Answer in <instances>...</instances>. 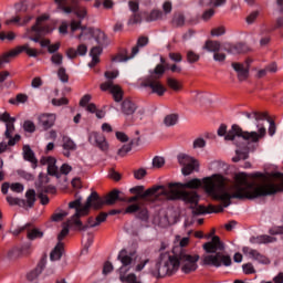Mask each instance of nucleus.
<instances>
[{
    "label": "nucleus",
    "instance_id": "1",
    "mask_svg": "<svg viewBox=\"0 0 283 283\" xmlns=\"http://www.w3.org/2000/svg\"><path fill=\"white\" fill-rule=\"evenodd\" d=\"M203 185V189L210 198L213 200H221L223 206H219L218 209L213 206H209L207 209L205 206H198L200 202V196L198 192L182 189H198ZM165 191L160 192L167 200H182L186 205H190L191 213L193 218L196 216H205V213H222L224 208L230 207L231 200H255V198H262L264 196H273L277 193V187L273 184L255 187L253 182H249L247 172H238L234 175V182L231 184L224 176L214 174L211 177L200 179L195 178L186 184L169 182L165 185Z\"/></svg>",
    "mask_w": 283,
    "mask_h": 283
},
{
    "label": "nucleus",
    "instance_id": "2",
    "mask_svg": "<svg viewBox=\"0 0 283 283\" xmlns=\"http://www.w3.org/2000/svg\"><path fill=\"white\" fill-rule=\"evenodd\" d=\"M243 116L249 119L254 118L258 132H244L238 124H233L231 129L228 130L226 140H231L233 145L238 147L235 156L232 158V163H240V160H247L249 158V145L250 143H258L260 138L266 136V127H264V120L266 119V113L260 112H245Z\"/></svg>",
    "mask_w": 283,
    "mask_h": 283
},
{
    "label": "nucleus",
    "instance_id": "3",
    "mask_svg": "<svg viewBox=\"0 0 283 283\" xmlns=\"http://www.w3.org/2000/svg\"><path fill=\"white\" fill-rule=\"evenodd\" d=\"M198 260L200 255L188 254V252L182 253L180 248L175 250V254L161 253L155 269L151 270V275L154 277H166V275H174L181 268L182 273L188 275V273H193L198 270Z\"/></svg>",
    "mask_w": 283,
    "mask_h": 283
},
{
    "label": "nucleus",
    "instance_id": "4",
    "mask_svg": "<svg viewBox=\"0 0 283 283\" xmlns=\"http://www.w3.org/2000/svg\"><path fill=\"white\" fill-rule=\"evenodd\" d=\"M206 253H212L203 258V264L207 266H231V256L223 254L221 251H224V243L220 241V237H212L211 241L203 244Z\"/></svg>",
    "mask_w": 283,
    "mask_h": 283
},
{
    "label": "nucleus",
    "instance_id": "5",
    "mask_svg": "<svg viewBox=\"0 0 283 283\" xmlns=\"http://www.w3.org/2000/svg\"><path fill=\"white\" fill-rule=\"evenodd\" d=\"M136 258H138L136 255V251L128 252L127 249H123L119 251L117 260H119V262L122 263V266L118 269L120 282L143 283L138 281V276H136V274L130 273L127 275L129 266H132V264L136 262Z\"/></svg>",
    "mask_w": 283,
    "mask_h": 283
},
{
    "label": "nucleus",
    "instance_id": "6",
    "mask_svg": "<svg viewBox=\"0 0 283 283\" xmlns=\"http://www.w3.org/2000/svg\"><path fill=\"white\" fill-rule=\"evenodd\" d=\"M93 206L94 209H103L105 205L111 207L112 205H116V201L118 200L119 202H127V198L123 196V192L119 190H113L108 195L101 197L98 196V192L93 191Z\"/></svg>",
    "mask_w": 283,
    "mask_h": 283
},
{
    "label": "nucleus",
    "instance_id": "7",
    "mask_svg": "<svg viewBox=\"0 0 283 283\" xmlns=\"http://www.w3.org/2000/svg\"><path fill=\"white\" fill-rule=\"evenodd\" d=\"M69 209H75V213L71 218L73 223H74V220H78V218H83V216H87L90 213V209H94L93 193L91 192V195L87 197L84 206H83V198L78 197L77 199L69 203Z\"/></svg>",
    "mask_w": 283,
    "mask_h": 283
},
{
    "label": "nucleus",
    "instance_id": "8",
    "mask_svg": "<svg viewBox=\"0 0 283 283\" xmlns=\"http://www.w3.org/2000/svg\"><path fill=\"white\" fill-rule=\"evenodd\" d=\"M165 189V185L153 186L147 190H145V186H136L130 188L129 191L130 193H136V196H139L142 200H146V202H149V198H151V196H156V198L164 196L160 193H164Z\"/></svg>",
    "mask_w": 283,
    "mask_h": 283
},
{
    "label": "nucleus",
    "instance_id": "9",
    "mask_svg": "<svg viewBox=\"0 0 283 283\" xmlns=\"http://www.w3.org/2000/svg\"><path fill=\"white\" fill-rule=\"evenodd\" d=\"M147 43H149V38L147 36H140L137 40V44L136 46H134L132 49V54L128 55L127 50H124L122 53L117 54L113 61L115 63H126V61H132V59H134V56H136V54H138V52H140L139 48H145V45H147Z\"/></svg>",
    "mask_w": 283,
    "mask_h": 283
},
{
    "label": "nucleus",
    "instance_id": "10",
    "mask_svg": "<svg viewBox=\"0 0 283 283\" xmlns=\"http://www.w3.org/2000/svg\"><path fill=\"white\" fill-rule=\"evenodd\" d=\"M21 52H25L28 56H31L33 59H36V56H39V51H36L35 49H30V44H23L17 50L4 53L2 56H0V67H3L6 63H10V60L13 59V56L21 54Z\"/></svg>",
    "mask_w": 283,
    "mask_h": 283
},
{
    "label": "nucleus",
    "instance_id": "11",
    "mask_svg": "<svg viewBox=\"0 0 283 283\" xmlns=\"http://www.w3.org/2000/svg\"><path fill=\"white\" fill-rule=\"evenodd\" d=\"M25 198L27 200L8 196L7 202L11 206L18 205V207H22L23 209H32V207H34V202H36V191H34V189H29L25 192Z\"/></svg>",
    "mask_w": 283,
    "mask_h": 283
},
{
    "label": "nucleus",
    "instance_id": "12",
    "mask_svg": "<svg viewBox=\"0 0 283 283\" xmlns=\"http://www.w3.org/2000/svg\"><path fill=\"white\" fill-rule=\"evenodd\" d=\"M177 158L179 165L182 167L181 174L184 176H191V174H193V171L199 167L198 160L187 154H180Z\"/></svg>",
    "mask_w": 283,
    "mask_h": 283
},
{
    "label": "nucleus",
    "instance_id": "13",
    "mask_svg": "<svg viewBox=\"0 0 283 283\" xmlns=\"http://www.w3.org/2000/svg\"><path fill=\"white\" fill-rule=\"evenodd\" d=\"M171 10L174 7L170 1H166L163 4V11L160 9H153L150 14L146 17L147 23H151L154 21H165L167 19V14H171Z\"/></svg>",
    "mask_w": 283,
    "mask_h": 283
},
{
    "label": "nucleus",
    "instance_id": "14",
    "mask_svg": "<svg viewBox=\"0 0 283 283\" xmlns=\"http://www.w3.org/2000/svg\"><path fill=\"white\" fill-rule=\"evenodd\" d=\"M160 76L156 77V75L148 76L143 83L142 87H149L153 94H157V96H164L167 92V88L158 81Z\"/></svg>",
    "mask_w": 283,
    "mask_h": 283
},
{
    "label": "nucleus",
    "instance_id": "15",
    "mask_svg": "<svg viewBox=\"0 0 283 283\" xmlns=\"http://www.w3.org/2000/svg\"><path fill=\"white\" fill-rule=\"evenodd\" d=\"M242 253L245 255V258H249L250 260H253L259 264H271V260H269V258H266L264 254L260 253V251L255 249L243 247Z\"/></svg>",
    "mask_w": 283,
    "mask_h": 283
},
{
    "label": "nucleus",
    "instance_id": "16",
    "mask_svg": "<svg viewBox=\"0 0 283 283\" xmlns=\"http://www.w3.org/2000/svg\"><path fill=\"white\" fill-rule=\"evenodd\" d=\"M101 90L102 92H107V90H109L116 103H120V101H123V90H120L119 85H114L113 81L101 84Z\"/></svg>",
    "mask_w": 283,
    "mask_h": 283
},
{
    "label": "nucleus",
    "instance_id": "17",
    "mask_svg": "<svg viewBox=\"0 0 283 283\" xmlns=\"http://www.w3.org/2000/svg\"><path fill=\"white\" fill-rule=\"evenodd\" d=\"M222 50L228 52V54H245V52H249V45H247V43L231 44L229 42H224L222 44Z\"/></svg>",
    "mask_w": 283,
    "mask_h": 283
},
{
    "label": "nucleus",
    "instance_id": "18",
    "mask_svg": "<svg viewBox=\"0 0 283 283\" xmlns=\"http://www.w3.org/2000/svg\"><path fill=\"white\" fill-rule=\"evenodd\" d=\"M88 142L91 145H95L101 149V151H107L109 149V145L107 144V139L103 134L92 133L88 137Z\"/></svg>",
    "mask_w": 283,
    "mask_h": 283
},
{
    "label": "nucleus",
    "instance_id": "19",
    "mask_svg": "<svg viewBox=\"0 0 283 283\" xmlns=\"http://www.w3.org/2000/svg\"><path fill=\"white\" fill-rule=\"evenodd\" d=\"M83 36H96L97 43L101 44V39H105V33L101 30H95L93 28L82 27L81 34L77 35V39L81 40Z\"/></svg>",
    "mask_w": 283,
    "mask_h": 283
},
{
    "label": "nucleus",
    "instance_id": "20",
    "mask_svg": "<svg viewBox=\"0 0 283 283\" xmlns=\"http://www.w3.org/2000/svg\"><path fill=\"white\" fill-rule=\"evenodd\" d=\"M54 123H56V115L54 114H42L38 117V125L45 132L46 129L54 127Z\"/></svg>",
    "mask_w": 283,
    "mask_h": 283
},
{
    "label": "nucleus",
    "instance_id": "21",
    "mask_svg": "<svg viewBox=\"0 0 283 283\" xmlns=\"http://www.w3.org/2000/svg\"><path fill=\"white\" fill-rule=\"evenodd\" d=\"M39 184L36 185V189L38 191H42V193H55L56 192V188L52 185H49V186H43V182L44 185H48V182H50V177L43 175V172H41L39 175Z\"/></svg>",
    "mask_w": 283,
    "mask_h": 283
},
{
    "label": "nucleus",
    "instance_id": "22",
    "mask_svg": "<svg viewBox=\"0 0 283 283\" xmlns=\"http://www.w3.org/2000/svg\"><path fill=\"white\" fill-rule=\"evenodd\" d=\"M45 264H48V256H43L38 263L36 268L27 274V280H29V282H34V280H36V277L43 273Z\"/></svg>",
    "mask_w": 283,
    "mask_h": 283
},
{
    "label": "nucleus",
    "instance_id": "23",
    "mask_svg": "<svg viewBox=\"0 0 283 283\" xmlns=\"http://www.w3.org/2000/svg\"><path fill=\"white\" fill-rule=\"evenodd\" d=\"M62 148L63 156H65V158H70V156H72V151H76L77 146L72 138L64 136L62 138Z\"/></svg>",
    "mask_w": 283,
    "mask_h": 283
},
{
    "label": "nucleus",
    "instance_id": "24",
    "mask_svg": "<svg viewBox=\"0 0 283 283\" xmlns=\"http://www.w3.org/2000/svg\"><path fill=\"white\" fill-rule=\"evenodd\" d=\"M136 109H138V105H136L132 99L127 98L122 102V114H124L126 118L134 116V114H136Z\"/></svg>",
    "mask_w": 283,
    "mask_h": 283
},
{
    "label": "nucleus",
    "instance_id": "25",
    "mask_svg": "<svg viewBox=\"0 0 283 283\" xmlns=\"http://www.w3.org/2000/svg\"><path fill=\"white\" fill-rule=\"evenodd\" d=\"M232 67L234 72H237L239 81H247L249 78V66H244L242 63L233 62Z\"/></svg>",
    "mask_w": 283,
    "mask_h": 283
},
{
    "label": "nucleus",
    "instance_id": "26",
    "mask_svg": "<svg viewBox=\"0 0 283 283\" xmlns=\"http://www.w3.org/2000/svg\"><path fill=\"white\" fill-rule=\"evenodd\" d=\"M30 227H31V224L27 223L17 233H21V231H25V229H28L27 237L29 240H39V239L43 238V231H41L36 228L30 229Z\"/></svg>",
    "mask_w": 283,
    "mask_h": 283
},
{
    "label": "nucleus",
    "instance_id": "27",
    "mask_svg": "<svg viewBox=\"0 0 283 283\" xmlns=\"http://www.w3.org/2000/svg\"><path fill=\"white\" fill-rule=\"evenodd\" d=\"M23 158L24 160H28V163H31L33 169H36V166L39 165V160L36 159V156L34 155V150H32L30 145L23 146Z\"/></svg>",
    "mask_w": 283,
    "mask_h": 283
},
{
    "label": "nucleus",
    "instance_id": "28",
    "mask_svg": "<svg viewBox=\"0 0 283 283\" xmlns=\"http://www.w3.org/2000/svg\"><path fill=\"white\" fill-rule=\"evenodd\" d=\"M250 242L251 244H271L273 242H277V238L268 234H262L250 238Z\"/></svg>",
    "mask_w": 283,
    "mask_h": 283
},
{
    "label": "nucleus",
    "instance_id": "29",
    "mask_svg": "<svg viewBox=\"0 0 283 283\" xmlns=\"http://www.w3.org/2000/svg\"><path fill=\"white\" fill-rule=\"evenodd\" d=\"M73 224H76L80 231H87V229H94V227H98V224H96V219L93 217L87 219V224H83V221L80 219L74 220Z\"/></svg>",
    "mask_w": 283,
    "mask_h": 283
},
{
    "label": "nucleus",
    "instance_id": "30",
    "mask_svg": "<svg viewBox=\"0 0 283 283\" xmlns=\"http://www.w3.org/2000/svg\"><path fill=\"white\" fill-rule=\"evenodd\" d=\"M101 54H103V48L94 46L91 49L90 56H92V61L88 63V67H94L101 62V59H98Z\"/></svg>",
    "mask_w": 283,
    "mask_h": 283
},
{
    "label": "nucleus",
    "instance_id": "31",
    "mask_svg": "<svg viewBox=\"0 0 283 283\" xmlns=\"http://www.w3.org/2000/svg\"><path fill=\"white\" fill-rule=\"evenodd\" d=\"M186 21L187 18L185 17V13L175 12L171 19V25L172 28H184Z\"/></svg>",
    "mask_w": 283,
    "mask_h": 283
},
{
    "label": "nucleus",
    "instance_id": "32",
    "mask_svg": "<svg viewBox=\"0 0 283 283\" xmlns=\"http://www.w3.org/2000/svg\"><path fill=\"white\" fill-rule=\"evenodd\" d=\"M63 258V242H59L50 253V260L56 262Z\"/></svg>",
    "mask_w": 283,
    "mask_h": 283
},
{
    "label": "nucleus",
    "instance_id": "33",
    "mask_svg": "<svg viewBox=\"0 0 283 283\" xmlns=\"http://www.w3.org/2000/svg\"><path fill=\"white\" fill-rule=\"evenodd\" d=\"M220 49H222V44L218 41L208 40L206 41L203 45V50H207V52H220Z\"/></svg>",
    "mask_w": 283,
    "mask_h": 283
},
{
    "label": "nucleus",
    "instance_id": "34",
    "mask_svg": "<svg viewBox=\"0 0 283 283\" xmlns=\"http://www.w3.org/2000/svg\"><path fill=\"white\" fill-rule=\"evenodd\" d=\"M227 0H199V6L202 8H220V6H224Z\"/></svg>",
    "mask_w": 283,
    "mask_h": 283
},
{
    "label": "nucleus",
    "instance_id": "35",
    "mask_svg": "<svg viewBox=\"0 0 283 283\" xmlns=\"http://www.w3.org/2000/svg\"><path fill=\"white\" fill-rule=\"evenodd\" d=\"M34 32L36 36H43V34L48 33V27L41 25V23L33 24L30 29H27V34Z\"/></svg>",
    "mask_w": 283,
    "mask_h": 283
},
{
    "label": "nucleus",
    "instance_id": "36",
    "mask_svg": "<svg viewBox=\"0 0 283 283\" xmlns=\"http://www.w3.org/2000/svg\"><path fill=\"white\" fill-rule=\"evenodd\" d=\"M178 114H169L164 118V125L166 127H174V125H178Z\"/></svg>",
    "mask_w": 283,
    "mask_h": 283
},
{
    "label": "nucleus",
    "instance_id": "37",
    "mask_svg": "<svg viewBox=\"0 0 283 283\" xmlns=\"http://www.w3.org/2000/svg\"><path fill=\"white\" fill-rule=\"evenodd\" d=\"M66 2L67 0L54 1V3H56L57 6V10H61L62 12H64V14H72V12H74V9H72V7H66Z\"/></svg>",
    "mask_w": 283,
    "mask_h": 283
},
{
    "label": "nucleus",
    "instance_id": "38",
    "mask_svg": "<svg viewBox=\"0 0 283 283\" xmlns=\"http://www.w3.org/2000/svg\"><path fill=\"white\" fill-rule=\"evenodd\" d=\"M186 59H187V63L193 64V63H198L200 61V54L188 50L186 53Z\"/></svg>",
    "mask_w": 283,
    "mask_h": 283
},
{
    "label": "nucleus",
    "instance_id": "39",
    "mask_svg": "<svg viewBox=\"0 0 283 283\" xmlns=\"http://www.w3.org/2000/svg\"><path fill=\"white\" fill-rule=\"evenodd\" d=\"M187 244H189V237H185L180 240L179 245L172 249V255H175L176 249H180L181 253H187V249H185Z\"/></svg>",
    "mask_w": 283,
    "mask_h": 283
},
{
    "label": "nucleus",
    "instance_id": "40",
    "mask_svg": "<svg viewBox=\"0 0 283 283\" xmlns=\"http://www.w3.org/2000/svg\"><path fill=\"white\" fill-rule=\"evenodd\" d=\"M72 222H74V221L71 219L66 223H64L62 231L57 235L59 242H61L63 240V238H65V235H67V233H70V224H72Z\"/></svg>",
    "mask_w": 283,
    "mask_h": 283
},
{
    "label": "nucleus",
    "instance_id": "41",
    "mask_svg": "<svg viewBox=\"0 0 283 283\" xmlns=\"http://www.w3.org/2000/svg\"><path fill=\"white\" fill-rule=\"evenodd\" d=\"M57 76H59L61 83H67L70 81V76L67 75V71L63 66H61L57 70Z\"/></svg>",
    "mask_w": 283,
    "mask_h": 283
},
{
    "label": "nucleus",
    "instance_id": "42",
    "mask_svg": "<svg viewBox=\"0 0 283 283\" xmlns=\"http://www.w3.org/2000/svg\"><path fill=\"white\" fill-rule=\"evenodd\" d=\"M134 146V142H129V144L124 145L122 148L118 149L117 154L118 156L125 157L129 151H132V147Z\"/></svg>",
    "mask_w": 283,
    "mask_h": 283
},
{
    "label": "nucleus",
    "instance_id": "43",
    "mask_svg": "<svg viewBox=\"0 0 283 283\" xmlns=\"http://www.w3.org/2000/svg\"><path fill=\"white\" fill-rule=\"evenodd\" d=\"M23 129L29 134H34L36 132V125H34V122L32 120H25L23 124Z\"/></svg>",
    "mask_w": 283,
    "mask_h": 283
},
{
    "label": "nucleus",
    "instance_id": "44",
    "mask_svg": "<svg viewBox=\"0 0 283 283\" xmlns=\"http://www.w3.org/2000/svg\"><path fill=\"white\" fill-rule=\"evenodd\" d=\"M29 4L27 1L15 3V11L18 14H25L28 12Z\"/></svg>",
    "mask_w": 283,
    "mask_h": 283
},
{
    "label": "nucleus",
    "instance_id": "45",
    "mask_svg": "<svg viewBox=\"0 0 283 283\" xmlns=\"http://www.w3.org/2000/svg\"><path fill=\"white\" fill-rule=\"evenodd\" d=\"M51 63H52L53 65H57V66L63 65V54H61V53H54V54L51 56Z\"/></svg>",
    "mask_w": 283,
    "mask_h": 283
},
{
    "label": "nucleus",
    "instance_id": "46",
    "mask_svg": "<svg viewBox=\"0 0 283 283\" xmlns=\"http://www.w3.org/2000/svg\"><path fill=\"white\" fill-rule=\"evenodd\" d=\"M167 84L175 92H178V90H180V82H178V80H176L174 77H168Z\"/></svg>",
    "mask_w": 283,
    "mask_h": 283
},
{
    "label": "nucleus",
    "instance_id": "47",
    "mask_svg": "<svg viewBox=\"0 0 283 283\" xmlns=\"http://www.w3.org/2000/svg\"><path fill=\"white\" fill-rule=\"evenodd\" d=\"M138 220H143V222H147L149 220V211L147 209H140L138 210L137 213Z\"/></svg>",
    "mask_w": 283,
    "mask_h": 283
},
{
    "label": "nucleus",
    "instance_id": "48",
    "mask_svg": "<svg viewBox=\"0 0 283 283\" xmlns=\"http://www.w3.org/2000/svg\"><path fill=\"white\" fill-rule=\"evenodd\" d=\"M22 253L23 252L21 251V249L14 248L11 251H9L8 258H9V260H17L18 258H21Z\"/></svg>",
    "mask_w": 283,
    "mask_h": 283
},
{
    "label": "nucleus",
    "instance_id": "49",
    "mask_svg": "<svg viewBox=\"0 0 283 283\" xmlns=\"http://www.w3.org/2000/svg\"><path fill=\"white\" fill-rule=\"evenodd\" d=\"M142 22L143 18L140 17V13H134L128 20V25H136L137 23Z\"/></svg>",
    "mask_w": 283,
    "mask_h": 283
},
{
    "label": "nucleus",
    "instance_id": "50",
    "mask_svg": "<svg viewBox=\"0 0 283 283\" xmlns=\"http://www.w3.org/2000/svg\"><path fill=\"white\" fill-rule=\"evenodd\" d=\"M242 269L245 275H253V273H255V268L253 266V263H245L242 265Z\"/></svg>",
    "mask_w": 283,
    "mask_h": 283
},
{
    "label": "nucleus",
    "instance_id": "51",
    "mask_svg": "<svg viewBox=\"0 0 283 283\" xmlns=\"http://www.w3.org/2000/svg\"><path fill=\"white\" fill-rule=\"evenodd\" d=\"M153 166H154L156 169H160V167H164V166H165V158H164V157H160V156L154 157V159H153Z\"/></svg>",
    "mask_w": 283,
    "mask_h": 283
},
{
    "label": "nucleus",
    "instance_id": "52",
    "mask_svg": "<svg viewBox=\"0 0 283 283\" xmlns=\"http://www.w3.org/2000/svg\"><path fill=\"white\" fill-rule=\"evenodd\" d=\"M205 147H207V142L205 140V138L199 137V138L195 139L193 149H202Z\"/></svg>",
    "mask_w": 283,
    "mask_h": 283
},
{
    "label": "nucleus",
    "instance_id": "53",
    "mask_svg": "<svg viewBox=\"0 0 283 283\" xmlns=\"http://www.w3.org/2000/svg\"><path fill=\"white\" fill-rule=\"evenodd\" d=\"M41 165H48V167H53L54 165H56V158L54 157H43L40 160Z\"/></svg>",
    "mask_w": 283,
    "mask_h": 283
},
{
    "label": "nucleus",
    "instance_id": "54",
    "mask_svg": "<svg viewBox=\"0 0 283 283\" xmlns=\"http://www.w3.org/2000/svg\"><path fill=\"white\" fill-rule=\"evenodd\" d=\"M268 123H270L269 126V135L270 136H275V132H276V127H275V122L271 120V118H269V113H266V119Z\"/></svg>",
    "mask_w": 283,
    "mask_h": 283
},
{
    "label": "nucleus",
    "instance_id": "55",
    "mask_svg": "<svg viewBox=\"0 0 283 283\" xmlns=\"http://www.w3.org/2000/svg\"><path fill=\"white\" fill-rule=\"evenodd\" d=\"M67 103H70V101L65 97L52 99V105H54L55 107H61L62 105H67Z\"/></svg>",
    "mask_w": 283,
    "mask_h": 283
},
{
    "label": "nucleus",
    "instance_id": "56",
    "mask_svg": "<svg viewBox=\"0 0 283 283\" xmlns=\"http://www.w3.org/2000/svg\"><path fill=\"white\" fill-rule=\"evenodd\" d=\"M147 176V170L145 168H139L138 170L134 171V177L136 180H143Z\"/></svg>",
    "mask_w": 283,
    "mask_h": 283
},
{
    "label": "nucleus",
    "instance_id": "57",
    "mask_svg": "<svg viewBox=\"0 0 283 283\" xmlns=\"http://www.w3.org/2000/svg\"><path fill=\"white\" fill-rule=\"evenodd\" d=\"M227 33L224 27L214 28L211 30V36H222Z\"/></svg>",
    "mask_w": 283,
    "mask_h": 283
},
{
    "label": "nucleus",
    "instance_id": "58",
    "mask_svg": "<svg viewBox=\"0 0 283 283\" xmlns=\"http://www.w3.org/2000/svg\"><path fill=\"white\" fill-rule=\"evenodd\" d=\"M59 50H61V42H56L55 44H49V54H59Z\"/></svg>",
    "mask_w": 283,
    "mask_h": 283
},
{
    "label": "nucleus",
    "instance_id": "59",
    "mask_svg": "<svg viewBox=\"0 0 283 283\" xmlns=\"http://www.w3.org/2000/svg\"><path fill=\"white\" fill-rule=\"evenodd\" d=\"M170 61H174V63H182V54L180 53H169L168 54Z\"/></svg>",
    "mask_w": 283,
    "mask_h": 283
},
{
    "label": "nucleus",
    "instance_id": "60",
    "mask_svg": "<svg viewBox=\"0 0 283 283\" xmlns=\"http://www.w3.org/2000/svg\"><path fill=\"white\" fill-rule=\"evenodd\" d=\"M259 15H260V12L253 11L245 19L247 23H249V25H251L252 23H255V19H258Z\"/></svg>",
    "mask_w": 283,
    "mask_h": 283
},
{
    "label": "nucleus",
    "instance_id": "61",
    "mask_svg": "<svg viewBox=\"0 0 283 283\" xmlns=\"http://www.w3.org/2000/svg\"><path fill=\"white\" fill-rule=\"evenodd\" d=\"M107 220V213L106 212H101L96 218H95V224L99 227V224H103Z\"/></svg>",
    "mask_w": 283,
    "mask_h": 283
},
{
    "label": "nucleus",
    "instance_id": "62",
    "mask_svg": "<svg viewBox=\"0 0 283 283\" xmlns=\"http://www.w3.org/2000/svg\"><path fill=\"white\" fill-rule=\"evenodd\" d=\"M128 8L129 10L133 12V13H136L138 12V10H140V7L138 4V1H134V0H130L128 2Z\"/></svg>",
    "mask_w": 283,
    "mask_h": 283
},
{
    "label": "nucleus",
    "instance_id": "63",
    "mask_svg": "<svg viewBox=\"0 0 283 283\" xmlns=\"http://www.w3.org/2000/svg\"><path fill=\"white\" fill-rule=\"evenodd\" d=\"M137 211H140V206L130 205L126 208L125 213H137Z\"/></svg>",
    "mask_w": 283,
    "mask_h": 283
},
{
    "label": "nucleus",
    "instance_id": "64",
    "mask_svg": "<svg viewBox=\"0 0 283 283\" xmlns=\"http://www.w3.org/2000/svg\"><path fill=\"white\" fill-rule=\"evenodd\" d=\"M11 191H14L15 193H21L23 191V185L15 182L10 186Z\"/></svg>",
    "mask_w": 283,
    "mask_h": 283
}]
</instances>
